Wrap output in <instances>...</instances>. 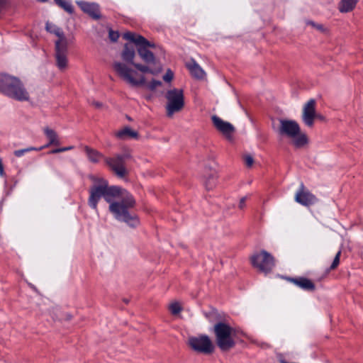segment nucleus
Here are the masks:
<instances>
[{"instance_id":"obj_2","label":"nucleus","mask_w":363,"mask_h":363,"mask_svg":"<svg viewBox=\"0 0 363 363\" xmlns=\"http://www.w3.org/2000/svg\"><path fill=\"white\" fill-rule=\"evenodd\" d=\"M0 92L18 101L30 99V94L21 80L7 74H0Z\"/></svg>"},{"instance_id":"obj_19","label":"nucleus","mask_w":363,"mask_h":363,"mask_svg":"<svg viewBox=\"0 0 363 363\" xmlns=\"http://www.w3.org/2000/svg\"><path fill=\"white\" fill-rule=\"evenodd\" d=\"M45 28L48 32L53 33L58 37V40L56 42H60V44L67 42V40L60 28L49 22L46 23Z\"/></svg>"},{"instance_id":"obj_7","label":"nucleus","mask_w":363,"mask_h":363,"mask_svg":"<svg viewBox=\"0 0 363 363\" xmlns=\"http://www.w3.org/2000/svg\"><path fill=\"white\" fill-rule=\"evenodd\" d=\"M167 99L166 111L167 116L172 117L174 113L179 112L184 106V91L181 89H172L166 93Z\"/></svg>"},{"instance_id":"obj_14","label":"nucleus","mask_w":363,"mask_h":363,"mask_svg":"<svg viewBox=\"0 0 363 363\" xmlns=\"http://www.w3.org/2000/svg\"><path fill=\"white\" fill-rule=\"evenodd\" d=\"M212 122L216 128L224 135L228 139L232 138V134L235 131L233 125L226 121H224L218 116L214 115L211 117Z\"/></svg>"},{"instance_id":"obj_8","label":"nucleus","mask_w":363,"mask_h":363,"mask_svg":"<svg viewBox=\"0 0 363 363\" xmlns=\"http://www.w3.org/2000/svg\"><path fill=\"white\" fill-rule=\"evenodd\" d=\"M250 261L253 267L264 274L269 273L275 266L274 257L265 250L253 254Z\"/></svg>"},{"instance_id":"obj_21","label":"nucleus","mask_w":363,"mask_h":363,"mask_svg":"<svg viewBox=\"0 0 363 363\" xmlns=\"http://www.w3.org/2000/svg\"><path fill=\"white\" fill-rule=\"evenodd\" d=\"M44 133L49 140V142L47 145H44V148L49 147L51 145H60V141L58 139V135L57 133L52 130L46 127L43 129Z\"/></svg>"},{"instance_id":"obj_12","label":"nucleus","mask_w":363,"mask_h":363,"mask_svg":"<svg viewBox=\"0 0 363 363\" xmlns=\"http://www.w3.org/2000/svg\"><path fill=\"white\" fill-rule=\"evenodd\" d=\"M68 42L60 44L55 42V58L57 66L60 69H64L67 66Z\"/></svg>"},{"instance_id":"obj_35","label":"nucleus","mask_w":363,"mask_h":363,"mask_svg":"<svg viewBox=\"0 0 363 363\" xmlns=\"http://www.w3.org/2000/svg\"><path fill=\"white\" fill-rule=\"evenodd\" d=\"M246 200H247L246 196L241 198V199L240 200V202H239V206H238L240 209H243L245 207Z\"/></svg>"},{"instance_id":"obj_1","label":"nucleus","mask_w":363,"mask_h":363,"mask_svg":"<svg viewBox=\"0 0 363 363\" xmlns=\"http://www.w3.org/2000/svg\"><path fill=\"white\" fill-rule=\"evenodd\" d=\"M93 185L89 188V206L97 211L98 203L101 198L109 203V211L116 219L134 227L138 224L136 216L131 215L128 208H133L135 201L133 196L118 186H109L108 182L104 177L94 175L89 177Z\"/></svg>"},{"instance_id":"obj_29","label":"nucleus","mask_w":363,"mask_h":363,"mask_svg":"<svg viewBox=\"0 0 363 363\" xmlns=\"http://www.w3.org/2000/svg\"><path fill=\"white\" fill-rule=\"evenodd\" d=\"M340 255H341V250H339L336 253V255H335V256L334 257V259H333V262H332V264H331V265H330V267L329 268V270H334V269H335L338 267V265L340 264Z\"/></svg>"},{"instance_id":"obj_33","label":"nucleus","mask_w":363,"mask_h":363,"mask_svg":"<svg viewBox=\"0 0 363 363\" xmlns=\"http://www.w3.org/2000/svg\"><path fill=\"white\" fill-rule=\"evenodd\" d=\"M244 161H245V165L247 167H251L254 163V159L250 155H247L244 156Z\"/></svg>"},{"instance_id":"obj_17","label":"nucleus","mask_w":363,"mask_h":363,"mask_svg":"<svg viewBox=\"0 0 363 363\" xmlns=\"http://www.w3.org/2000/svg\"><path fill=\"white\" fill-rule=\"evenodd\" d=\"M135 56V51L133 46L130 45L128 44H125L124 45L123 50L121 52V57L123 60L126 62L127 64H130L133 65L135 62H133V60Z\"/></svg>"},{"instance_id":"obj_4","label":"nucleus","mask_w":363,"mask_h":363,"mask_svg":"<svg viewBox=\"0 0 363 363\" xmlns=\"http://www.w3.org/2000/svg\"><path fill=\"white\" fill-rule=\"evenodd\" d=\"M123 38L130 40L137 46L138 55L145 63L155 64V55L148 50L149 48H155V43L150 42L143 36L133 32L125 33Z\"/></svg>"},{"instance_id":"obj_13","label":"nucleus","mask_w":363,"mask_h":363,"mask_svg":"<svg viewBox=\"0 0 363 363\" xmlns=\"http://www.w3.org/2000/svg\"><path fill=\"white\" fill-rule=\"evenodd\" d=\"M318 115L315 114V101L313 99H310L303 107V121L307 126L312 127L313 125L314 119Z\"/></svg>"},{"instance_id":"obj_27","label":"nucleus","mask_w":363,"mask_h":363,"mask_svg":"<svg viewBox=\"0 0 363 363\" xmlns=\"http://www.w3.org/2000/svg\"><path fill=\"white\" fill-rule=\"evenodd\" d=\"M306 24L312 26L313 28L319 30L321 33H325L327 31V29L323 26V24L316 23L312 21H306Z\"/></svg>"},{"instance_id":"obj_36","label":"nucleus","mask_w":363,"mask_h":363,"mask_svg":"<svg viewBox=\"0 0 363 363\" xmlns=\"http://www.w3.org/2000/svg\"><path fill=\"white\" fill-rule=\"evenodd\" d=\"M5 172H4V166H3V164H2V161L1 160L0 162V176L4 177H5Z\"/></svg>"},{"instance_id":"obj_3","label":"nucleus","mask_w":363,"mask_h":363,"mask_svg":"<svg viewBox=\"0 0 363 363\" xmlns=\"http://www.w3.org/2000/svg\"><path fill=\"white\" fill-rule=\"evenodd\" d=\"M213 333L216 345L222 352L229 351L235 346V329L229 324L223 321L218 322L213 326Z\"/></svg>"},{"instance_id":"obj_28","label":"nucleus","mask_w":363,"mask_h":363,"mask_svg":"<svg viewBox=\"0 0 363 363\" xmlns=\"http://www.w3.org/2000/svg\"><path fill=\"white\" fill-rule=\"evenodd\" d=\"M133 66L135 69H137L138 71H140L143 73H153L151 69L147 65H144L139 63H135L133 64Z\"/></svg>"},{"instance_id":"obj_18","label":"nucleus","mask_w":363,"mask_h":363,"mask_svg":"<svg viewBox=\"0 0 363 363\" xmlns=\"http://www.w3.org/2000/svg\"><path fill=\"white\" fill-rule=\"evenodd\" d=\"M187 68L189 69L191 75L199 79H202L204 78L206 73L203 69L196 62V61L192 60L186 65Z\"/></svg>"},{"instance_id":"obj_5","label":"nucleus","mask_w":363,"mask_h":363,"mask_svg":"<svg viewBox=\"0 0 363 363\" xmlns=\"http://www.w3.org/2000/svg\"><path fill=\"white\" fill-rule=\"evenodd\" d=\"M279 122L280 126L278 130L279 135L293 139V143L296 147H303L307 143V137L305 134L301 133L300 126L296 121L280 119Z\"/></svg>"},{"instance_id":"obj_20","label":"nucleus","mask_w":363,"mask_h":363,"mask_svg":"<svg viewBox=\"0 0 363 363\" xmlns=\"http://www.w3.org/2000/svg\"><path fill=\"white\" fill-rule=\"evenodd\" d=\"M84 150L89 161L92 163H98L102 158H104V155L100 152L89 146H84Z\"/></svg>"},{"instance_id":"obj_15","label":"nucleus","mask_w":363,"mask_h":363,"mask_svg":"<svg viewBox=\"0 0 363 363\" xmlns=\"http://www.w3.org/2000/svg\"><path fill=\"white\" fill-rule=\"evenodd\" d=\"M77 4L83 12L87 13L93 19L98 20L101 18L99 4L84 1H77Z\"/></svg>"},{"instance_id":"obj_30","label":"nucleus","mask_w":363,"mask_h":363,"mask_svg":"<svg viewBox=\"0 0 363 363\" xmlns=\"http://www.w3.org/2000/svg\"><path fill=\"white\" fill-rule=\"evenodd\" d=\"M169 310L173 315H177L182 311V307L179 303L175 302L169 306Z\"/></svg>"},{"instance_id":"obj_32","label":"nucleus","mask_w":363,"mask_h":363,"mask_svg":"<svg viewBox=\"0 0 363 363\" xmlns=\"http://www.w3.org/2000/svg\"><path fill=\"white\" fill-rule=\"evenodd\" d=\"M108 37L112 42H116L119 38V33L118 31L110 29L108 31Z\"/></svg>"},{"instance_id":"obj_40","label":"nucleus","mask_w":363,"mask_h":363,"mask_svg":"<svg viewBox=\"0 0 363 363\" xmlns=\"http://www.w3.org/2000/svg\"><path fill=\"white\" fill-rule=\"evenodd\" d=\"M4 0H0V4H2Z\"/></svg>"},{"instance_id":"obj_6","label":"nucleus","mask_w":363,"mask_h":363,"mask_svg":"<svg viewBox=\"0 0 363 363\" xmlns=\"http://www.w3.org/2000/svg\"><path fill=\"white\" fill-rule=\"evenodd\" d=\"M113 67L118 75L132 86H139L145 84V77L139 75L137 71L129 67L127 64L114 62Z\"/></svg>"},{"instance_id":"obj_25","label":"nucleus","mask_w":363,"mask_h":363,"mask_svg":"<svg viewBox=\"0 0 363 363\" xmlns=\"http://www.w3.org/2000/svg\"><path fill=\"white\" fill-rule=\"evenodd\" d=\"M55 4L69 14L74 13V7L70 0H54Z\"/></svg>"},{"instance_id":"obj_9","label":"nucleus","mask_w":363,"mask_h":363,"mask_svg":"<svg viewBox=\"0 0 363 363\" xmlns=\"http://www.w3.org/2000/svg\"><path fill=\"white\" fill-rule=\"evenodd\" d=\"M188 345L194 352L203 354H211L215 350L211 340L206 335L190 337Z\"/></svg>"},{"instance_id":"obj_37","label":"nucleus","mask_w":363,"mask_h":363,"mask_svg":"<svg viewBox=\"0 0 363 363\" xmlns=\"http://www.w3.org/2000/svg\"><path fill=\"white\" fill-rule=\"evenodd\" d=\"M92 105L96 108H101L103 106V104L99 101H94Z\"/></svg>"},{"instance_id":"obj_24","label":"nucleus","mask_w":363,"mask_h":363,"mask_svg":"<svg viewBox=\"0 0 363 363\" xmlns=\"http://www.w3.org/2000/svg\"><path fill=\"white\" fill-rule=\"evenodd\" d=\"M204 185L207 190L213 189L217 184V173L215 170H210L208 175H205Z\"/></svg>"},{"instance_id":"obj_38","label":"nucleus","mask_w":363,"mask_h":363,"mask_svg":"<svg viewBox=\"0 0 363 363\" xmlns=\"http://www.w3.org/2000/svg\"><path fill=\"white\" fill-rule=\"evenodd\" d=\"M72 149H74V146H67V147H61L62 152L68 151V150H71Z\"/></svg>"},{"instance_id":"obj_22","label":"nucleus","mask_w":363,"mask_h":363,"mask_svg":"<svg viewBox=\"0 0 363 363\" xmlns=\"http://www.w3.org/2000/svg\"><path fill=\"white\" fill-rule=\"evenodd\" d=\"M358 0H341L338 9L341 13H348L352 11L356 6Z\"/></svg>"},{"instance_id":"obj_10","label":"nucleus","mask_w":363,"mask_h":363,"mask_svg":"<svg viewBox=\"0 0 363 363\" xmlns=\"http://www.w3.org/2000/svg\"><path fill=\"white\" fill-rule=\"evenodd\" d=\"M129 154L117 155L113 157L104 158L106 164L120 178L124 177L127 174L125 162L130 158Z\"/></svg>"},{"instance_id":"obj_39","label":"nucleus","mask_w":363,"mask_h":363,"mask_svg":"<svg viewBox=\"0 0 363 363\" xmlns=\"http://www.w3.org/2000/svg\"><path fill=\"white\" fill-rule=\"evenodd\" d=\"M60 152H62L61 147L54 149V150H51L50 153V154H56V153H60Z\"/></svg>"},{"instance_id":"obj_34","label":"nucleus","mask_w":363,"mask_h":363,"mask_svg":"<svg viewBox=\"0 0 363 363\" xmlns=\"http://www.w3.org/2000/svg\"><path fill=\"white\" fill-rule=\"evenodd\" d=\"M173 77V72L170 69H168L165 74L163 76V79L167 82H170L172 80Z\"/></svg>"},{"instance_id":"obj_16","label":"nucleus","mask_w":363,"mask_h":363,"mask_svg":"<svg viewBox=\"0 0 363 363\" xmlns=\"http://www.w3.org/2000/svg\"><path fill=\"white\" fill-rule=\"evenodd\" d=\"M286 279L304 291H313L315 289V286L313 281L306 277H287Z\"/></svg>"},{"instance_id":"obj_26","label":"nucleus","mask_w":363,"mask_h":363,"mask_svg":"<svg viewBox=\"0 0 363 363\" xmlns=\"http://www.w3.org/2000/svg\"><path fill=\"white\" fill-rule=\"evenodd\" d=\"M43 149H44V147H40L38 148L33 147H27V148H25V149H21V150H15L13 154H14V155L16 157H20L23 156L26 152H30V151H33V150L40 151V150H42Z\"/></svg>"},{"instance_id":"obj_23","label":"nucleus","mask_w":363,"mask_h":363,"mask_svg":"<svg viewBox=\"0 0 363 363\" xmlns=\"http://www.w3.org/2000/svg\"><path fill=\"white\" fill-rule=\"evenodd\" d=\"M115 135L119 139L124 140L128 138H137L138 137V133L127 126L116 132Z\"/></svg>"},{"instance_id":"obj_11","label":"nucleus","mask_w":363,"mask_h":363,"mask_svg":"<svg viewBox=\"0 0 363 363\" xmlns=\"http://www.w3.org/2000/svg\"><path fill=\"white\" fill-rule=\"evenodd\" d=\"M294 199L297 203L304 206H310L318 202L317 197L306 188L303 183H301Z\"/></svg>"},{"instance_id":"obj_31","label":"nucleus","mask_w":363,"mask_h":363,"mask_svg":"<svg viewBox=\"0 0 363 363\" xmlns=\"http://www.w3.org/2000/svg\"><path fill=\"white\" fill-rule=\"evenodd\" d=\"M162 85V82L159 80L152 79L147 85L148 89L154 91L157 87Z\"/></svg>"}]
</instances>
